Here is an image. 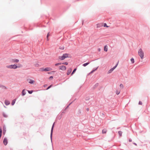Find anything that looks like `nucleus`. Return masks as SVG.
Returning a JSON list of instances; mask_svg holds the SVG:
<instances>
[{
    "label": "nucleus",
    "mask_w": 150,
    "mask_h": 150,
    "mask_svg": "<svg viewBox=\"0 0 150 150\" xmlns=\"http://www.w3.org/2000/svg\"><path fill=\"white\" fill-rule=\"evenodd\" d=\"M0 87H1L2 88H4V89H6V87L4 86L0 85Z\"/></svg>",
    "instance_id": "7c9ffc66"
},
{
    "label": "nucleus",
    "mask_w": 150,
    "mask_h": 150,
    "mask_svg": "<svg viewBox=\"0 0 150 150\" xmlns=\"http://www.w3.org/2000/svg\"><path fill=\"white\" fill-rule=\"evenodd\" d=\"M69 54L68 53H65L63 54L62 56H60L59 57V59L61 60L64 59L65 58L69 57Z\"/></svg>",
    "instance_id": "f03ea898"
},
{
    "label": "nucleus",
    "mask_w": 150,
    "mask_h": 150,
    "mask_svg": "<svg viewBox=\"0 0 150 150\" xmlns=\"http://www.w3.org/2000/svg\"><path fill=\"white\" fill-rule=\"evenodd\" d=\"M54 122L53 123V125H52V128L51 129V130L50 138H51V141L52 142V136L53 130V128H54Z\"/></svg>",
    "instance_id": "423d86ee"
},
{
    "label": "nucleus",
    "mask_w": 150,
    "mask_h": 150,
    "mask_svg": "<svg viewBox=\"0 0 150 150\" xmlns=\"http://www.w3.org/2000/svg\"><path fill=\"white\" fill-rule=\"evenodd\" d=\"M86 110L87 111H88L89 110V109L88 108H86Z\"/></svg>",
    "instance_id": "49530a36"
},
{
    "label": "nucleus",
    "mask_w": 150,
    "mask_h": 150,
    "mask_svg": "<svg viewBox=\"0 0 150 150\" xmlns=\"http://www.w3.org/2000/svg\"><path fill=\"white\" fill-rule=\"evenodd\" d=\"M72 103V102H71V103H70L66 107V108L65 109V110L67 109V108H68L69 106Z\"/></svg>",
    "instance_id": "c756f323"
},
{
    "label": "nucleus",
    "mask_w": 150,
    "mask_h": 150,
    "mask_svg": "<svg viewBox=\"0 0 150 150\" xmlns=\"http://www.w3.org/2000/svg\"><path fill=\"white\" fill-rule=\"evenodd\" d=\"M71 71L72 69L71 68H70L68 70L67 73V75H69L71 72Z\"/></svg>",
    "instance_id": "1a4fd4ad"
},
{
    "label": "nucleus",
    "mask_w": 150,
    "mask_h": 150,
    "mask_svg": "<svg viewBox=\"0 0 150 150\" xmlns=\"http://www.w3.org/2000/svg\"><path fill=\"white\" fill-rule=\"evenodd\" d=\"M98 86V83H96L93 87V89H95Z\"/></svg>",
    "instance_id": "dca6fc26"
},
{
    "label": "nucleus",
    "mask_w": 150,
    "mask_h": 150,
    "mask_svg": "<svg viewBox=\"0 0 150 150\" xmlns=\"http://www.w3.org/2000/svg\"><path fill=\"white\" fill-rule=\"evenodd\" d=\"M79 113H81V112L80 110H79Z\"/></svg>",
    "instance_id": "de8ad7c7"
},
{
    "label": "nucleus",
    "mask_w": 150,
    "mask_h": 150,
    "mask_svg": "<svg viewBox=\"0 0 150 150\" xmlns=\"http://www.w3.org/2000/svg\"><path fill=\"white\" fill-rule=\"evenodd\" d=\"M116 93L117 95H118V94H119V93H120V92L118 91H116Z\"/></svg>",
    "instance_id": "f704fd0d"
},
{
    "label": "nucleus",
    "mask_w": 150,
    "mask_h": 150,
    "mask_svg": "<svg viewBox=\"0 0 150 150\" xmlns=\"http://www.w3.org/2000/svg\"><path fill=\"white\" fill-rule=\"evenodd\" d=\"M2 134V130L1 128H0V139L1 138V137Z\"/></svg>",
    "instance_id": "4be33fe9"
},
{
    "label": "nucleus",
    "mask_w": 150,
    "mask_h": 150,
    "mask_svg": "<svg viewBox=\"0 0 150 150\" xmlns=\"http://www.w3.org/2000/svg\"><path fill=\"white\" fill-rule=\"evenodd\" d=\"M103 26L104 27H106L107 28H108L109 27L107 25V24L105 23H104Z\"/></svg>",
    "instance_id": "cd10ccee"
},
{
    "label": "nucleus",
    "mask_w": 150,
    "mask_h": 150,
    "mask_svg": "<svg viewBox=\"0 0 150 150\" xmlns=\"http://www.w3.org/2000/svg\"><path fill=\"white\" fill-rule=\"evenodd\" d=\"M53 78V76H50V78H49V79H52Z\"/></svg>",
    "instance_id": "ea45409f"
},
{
    "label": "nucleus",
    "mask_w": 150,
    "mask_h": 150,
    "mask_svg": "<svg viewBox=\"0 0 150 150\" xmlns=\"http://www.w3.org/2000/svg\"><path fill=\"white\" fill-rule=\"evenodd\" d=\"M129 142H131L132 141V139L131 138L129 139Z\"/></svg>",
    "instance_id": "a19ab883"
},
{
    "label": "nucleus",
    "mask_w": 150,
    "mask_h": 150,
    "mask_svg": "<svg viewBox=\"0 0 150 150\" xmlns=\"http://www.w3.org/2000/svg\"><path fill=\"white\" fill-rule=\"evenodd\" d=\"M16 100V99H15L13 100V101L11 103V104L12 105H13L15 104Z\"/></svg>",
    "instance_id": "2eb2a0df"
},
{
    "label": "nucleus",
    "mask_w": 150,
    "mask_h": 150,
    "mask_svg": "<svg viewBox=\"0 0 150 150\" xmlns=\"http://www.w3.org/2000/svg\"><path fill=\"white\" fill-rule=\"evenodd\" d=\"M25 89H23L21 92V95L22 96H24L26 94V92L25 91Z\"/></svg>",
    "instance_id": "9d476101"
},
{
    "label": "nucleus",
    "mask_w": 150,
    "mask_h": 150,
    "mask_svg": "<svg viewBox=\"0 0 150 150\" xmlns=\"http://www.w3.org/2000/svg\"><path fill=\"white\" fill-rule=\"evenodd\" d=\"M27 91H28V93L30 94H31L33 92V90H28Z\"/></svg>",
    "instance_id": "5701e85b"
},
{
    "label": "nucleus",
    "mask_w": 150,
    "mask_h": 150,
    "mask_svg": "<svg viewBox=\"0 0 150 150\" xmlns=\"http://www.w3.org/2000/svg\"><path fill=\"white\" fill-rule=\"evenodd\" d=\"M39 65L38 63H36L35 64V66L36 67H39Z\"/></svg>",
    "instance_id": "2f4dec72"
},
{
    "label": "nucleus",
    "mask_w": 150,
    "mask_h": 150,
    "mask_svg": "<svg viewBox=\"0 0 150 150\" xmlns=\"http://www.w3.org/2000/svg\"><path fill=\"white\" fill-rule=\"evenodd\" d=\"M5 104L6 105H8L10 104V102L8 100H6L5 101Z\"/></svg>",
    "instance_id": "9b49d317"
},
{
    "label": "nucleus",
    "mask_w": 150,
    "mask_h": 150,
    "mask_svg": "<svg viewBox=\"0 0 150 150\" xmlns=\"http://www.w3.org/2000/svg\"><path fill=\"white\" fill-rule=\"evenodd\" d=\"M55 71H52L51 72H49L48 73L49 74H52V73L55 72Z\"/></svg>",
    "instance_id": "72a5a7b5"
},
{
    "label": "nucleus",
    "mask_w": 150,
    "mask_h": 150,
    "mask_svg": "<svg viewBox=\"0 0 150 150\" xmlns=\"http://www.w3.org/2000/svg\"><path fill=\"white\" fill-rule=\"evenodd\" d=\"M52 85H50L46 89V90H47L49 89H50V88H51L52 87Z\"/></svg>",
    "instance_id": "c85d7f7f"
},
{
    "label": "nucleus",
    "mask_w": 150,
    "mask_h": 150,
    "mask_svg": "<svg viewBox=\"0 0 150 150\" xmlns=\"http://www.w3.org/2000/svg\"><path fill=\"white\" fill-rule=\"evenodd\" d=\"M47 86V84H45V85H44L43 86L44 87H46Z\"/></svg>",
    "instance_id": "37998d69"
},
{
    "label": "nucleus",
    "mask_w": 150,
    "mask_h": 150,
    "mask_svg": "<svg viewBox=\"0 0 150 150\" xmlns=\"http://www.w3.org/2000/svg\"><path fill=\"white\" fill-rule=\"evenodd\" d=\"M59 49L61 50H64V46L60 47H59Z\"/></svg>",
    "instance_id": "c9c22d12"
},
{
    "label": "nucleus",
    "mask_w": 150,
    "mask_h": 150,
    "mask_svg": "<svg viewBox=\"0 0 150 150\" xmlns=\"http://www.w3.org/2000/svg\"><path fill=\"white\" fill-rule=\"evenodd\" d=\"M66 69V67L65 66L62 65L59 67V69L62 71H65Z\"/></svg>",
    "instance_id": "0eeeda50"
},
{
    "label": "nucleus",
    "mask_w": 150,
    "mask_h": 150,
    "mask_svg": "<svg viewBox=\"0 0 150 150\" xmlns=\"http://www.w3.org/2000/svg\"><path fill=\"white\" fill-rule=\"evenodd\" d=\"M62 63H56L55 64V65L56 66H57L59 65H60L62 64Z\"/></svg>",
    "instance_id": "393cba45"
},
{
    "label": "nucleus",
    "mask_w": 150,
    "mask_h": 150,
    "mask_svg": "<svg viewBox=\"0 0 150 150\" xmlns=\"http://www.w3.org/2000/svg\"><path fill=\"white\" fill-rule=\"evenodd\" d=\"M133 144L135 145L136 146H137V144L135 143H133Z\"/></svg>",
    "instance_id": "a18cd8bd"
},
{
    "label": "nucleus",
    "mask_w": 150,
    "mask_h": 150,
    "mask_svg": "<svg viewBox=\"0 0 150 150\" xmlns=\"http://www.w3.org/2000/svg\"><path fill=\"white\" fill-rule=\"evenodd\" d=\"M62 64L64 65H67L68 64V63L67 62H64L62 63Z\"/></svg>",
    "instance_id": "a878e982"
},
{
    "label": "nucleus",
    "mask_w": 150,
    "mask_h": 150,
    "mask_svg": "<svg viewBox=\"0 0 150 150\" xmlns=\"http://www.w3.org/2000/svg\"><path fill=\"white\" fill-rule=\"evenodd\" d=\"M6 133V130H3V134H5Z\"/></svg>",
    "instance_id": "58836bf2"
},
{
    "label": "nucleus",
    "mask_w": 150,
    "mask_h": 150,
    "mask_svg": "<svg viewBox=\"0 0 150 150\" xmlns=\"http://www.w3.org/2000/svg\"><path fill=\"white\" fill-rule=\"evenodd\" d=\"M62 113H65V112H62Z\"/></svg>",
    "instance_id": "3c124183"
},
{
    "label": "nucleus",
    "mask_w": 150,
    "mask_h": 150,
    "mask_svg": "<svg viewBox=\"0 0 150 150\" xmlns=\"http://www.w3.org/2000/svg\"><path fill=\"white\" fill-rule=\"evenodd\" d=\"M98 67H97L96 68H94L93 70L94 71H96V70H97V69H98Z\"/></svg>",
    "instance_id": "473e14b6"
},
{
    "label": "nucleus",
    "mask_w": 150,
    "mask_h": 150,
    "mask_svg": "<svg viewBox=\"0 0 150 150\" xmlns=\"http://www.w3.org/2000/svg\"><path fill=\"white\" fill-rule=\"evenodd\" d=\"M83 20L82 21V25L83 24Z\"/></svg>",
    "instance_id": "8fccbe9b"
},
{
    "label": "nucleus",
    "mask_w": 150,
    "mask_h": 150,
    "mask_svg": "<svg viewBox=\"0 0 150 150\" xmlns=\"http://www.w3.org/2000/svg\"><path fill=\"white\" fill-rule=\"evenodd\" d=\"M19 66L20 67H21V66H22V65L21 64H19Z\"/></svg>",
    "instance_id": "09e8293b"
},
{
    "label": "nucleus",
    "mask_w": 150,
    "mask_h": 150,
    "mask_svg": "<svg viewBox=\"0 0 150 150\" xmlns=\"http://www.w3.org/2000/svg\"><path fill=\"white\" fill-rule=\"evenodd\" d=\"M98 50L99 52H100L101 50V49L100 48H98Z\"/></svg>",
    "instance_id": "79ce46f5"
},
{
    "label": "nucleus",
    "mask_w": 150,
    "mask_h": 150,
    "mask_svg": "<svg viewBox=\"0 0 150 150\" xmlns=\"http://www.w3.org/2000/svg\"><path fill=\"white\" fill-rule=\"evenodd\" d=\"M3 143L5 145H6L8 144V141L6 137L3 140Z\"/></svg>",
    "instance_id": "6e6552de"
},
{
    "label": "nucleus",
    "mask_w": 150,
    "mask_h": 150,
    "mask_svg": "<svg viewBox=\"0 0 150 150\" xmlns=\"http://www.w3.org/2000/svg\"><path fill=\"white\" fill-rule=\"evenodd\" d=\"M3 116L5 117H8L7 115L4 112L3 113Z\"/></svg>",
    "instance_id": "412c9836"
},
{
    "label": "nucleus",
    "mask_w": 150,
    "mask_h": 150,
    "mask_svg": "<svg viewBox=\"0 0 150 150\" xmlns=\"http://www.w3.org/2000/svg\"><path fill=\"white\" fill-rule=\"evenodd\" d=\"M107 131V130L106 129H103L102 132L103 134L105 133Z\"/></svg>",
    "instance_id": "a211bd4d"
},
{
    "label": "nucleus",
    "mask_w": 150,
    "mask_h": 150,
    "mask_svg": "<svg viewBox=\"0 0 150 150\" xmlns=\"http://www.w3.org/2000/svg\"><path fill=\"white\" fill-rule=\"evenodd\" d=\"M94 71L92 70L90 72V73H93Z\"/></svg>",
    "instance_id": "c03bdc74"
},
{
    "label": "nucleus",
    "mask_w": 150,
    "mask_h": 150,
    "mask_svg": "<svg viewBox=\"0 0 150 150\" xmlns=\"http://www.w3.org/2000/svg\"><path fill=\"white\" fill-rule=\"evenodd\" d=\"M35 82V81L34 80H33L31 79L29 81V83L30 84H33Z\"/></svg>",
    "instance_id": "4468645a"
},
{
    "label": "nucleus",
    "mask_w": 150,
    "mask_h": 150,
    "mask_svg": "<svg viewBox=\"0 0 150 150\" xmlns=\"http://www.w3.org/2000/svg\"><path fill=\"white\" fill-rule=\"evenodd\" d=\"M120 86L121 88H123V85L121 83L120 84Z\"/></svg>",
    "instance_id": "e433bc0d"
},
{
    "label": "nucleus",
    "mask_w": 150,
    "mask_h": 150,
    "mask_svg": "<svg viewBox=\"0 0 150 150\" xmlns=\"http://www.w3.org/2000/svg\"><path fill=\"white\" fill-rule=\"evenodd\" d=\"M130 60H131V62L133 64L134 63V59L132 57L131 59Z\"/></svg>",
    "instance_id": "aec40b11"
},
{
    "label": "nucleus",
    "mask_w": 150,
    "mask_h": 150,
    "mask_svg": "<svg viewBox=\"0 0 150 150\" xmlns=\"http://www.w3.org/2000/svg\"><path fill=\"white\" fill-rule=\"evenodd\" d=\"M104 51L105 52H107L108 51V46L107 45H105L104 46Z\"/></svg>",
    "instance_id": "ddd939ff"
},
{
    "label": "nucleus",
    "mask_w": 150,
    "mask_h": 150,
    "mask_svg": "<svg viewBox=\"0 0 150 150\" xmlns=\"http://www.w3.org/2000/svg\"><path fill=\"white\" fill-rule=\"evenodd\" d=\"M12 61L13 62L18 63L19 62V60L17 59H12Z\"/></svg>",
    "instance_id": "f8f14e48"
},
{
    "label": "nucleus",
    "mask_w": 150,
    "mask_h": 150,
    "mask_svg": "<svg viewBox=\"0 0 150 150\" xmlns=\"http://www.w3.org/2000/svg\"><path fill=\"white\" fill-rule=\"evenodd\" d=\"M118 62L117 63V64L115 65V66H114L113 68H111L110 70H109L108 72V73L109 74L111 73L112 71L114 70L115 69L116 67H117L118 65Z\"/></svg>",
    "instance_id": "39448f33"
},
{
    "label": "nucleus",
    "mask_w": 150,
    "mask_h": 150,
    "mask_svg": "<svg viewBox=\"0 0 150 150\" xmlns=\"http://www.w3.org/2000/svg\"><path fill=\"white\" fill-rule=\"evenodd\" d=\"M90 63V62H87V63H84L83 64H82V65L83 66V67H86V66H87L88 65V64H89Z\"/></svg>",
    "instance_id": "f3484780"
},
{
    "label": "nucleus",
    "mask_w": 150,
    "mask_h": 150,
    "mask_svg": "<svg viewBox=\"0 0 150 150\" xmlns=\"http://www.w3.org/2000/svg\"><path fill=\"white\" fill-rule=\"evenodd\" d=\"M49 35V33H48L47 34V40L49 41V39L48 38V37Z\"/></svg>",
    "instance_id": "bb28decb"
},
{
    "label": "nucleus",
    "mask_w": 150,
    "mask_h": 150,
    "mask_svg": "<svg viewBox=\"0 0 150 150\" xmlns=\"http://www.w3.org/2000/svg\"><path fill=\"white\" fill-rule=\"evenodd\" d=\"M52 69V68L49 67H47L45 68H43L40 69L41 71H49Z\"/></svg>",
    "instance_id": "20e7f679"
},
{
    "label": "nucleus",
    "mask_w": 150,
    "mask_h": 150,
    "mask_svg": "<svg viewBox=\"0 0 150 150\" xmlns=\"http://www.w3.org/2000/svg\"><path fill=\"white\" fill-rule=\"evenodd\" d=\"M118 134L120 136H121L122 134V132L121 131H119L118 132Z\"/></svg>",
    "instance_id": "b1692460"
},
{
    "label": "nucleus",
    "mask_w": 150,
    "mask_h": 150,
    "mask_svg": "<svg viewBox=\"0 0 150 150\" xmlns=\"http://www.w3.org/2000/svg\"><path fill=\"white\" fill-rule=\"evenodd\" d=\"M138 104L139 105H142V101H139Z\"/></svg>",
    "instance_id": "4c0bfd02"
},
{
    "label": "nucleus",
    "mask_w": 150,
    "mask_h": 150,
    "mask_svg": "<svg viewBox=\"0 0 150 150\" xmlns=\"http://www.w3.org/2000/svg\"><path fill=\"white\" fill-rule=\"evenodd\" d=\"M138 54L140 56L141 59H143L144 57V53L141 48L139 49L138 51Z\"/></svg>",
    "instance_id": "7ed1b4c3"
},
{
    "label": "nucleus",
    "mask_w": 150,
    "mask_h": 150,
    "mask_svg": "<svg viewBox=\"0 0 150 150\" xmlns=\"http://www.w3.org/2000/svg\"><path fill=\"white\" fill-rule=\"evenodd\" d=\"M77 69V68H75L73 70V71H72V73H71V75H73V74H74L75 72V71H76V70Z\"/></svg>",
    "instance_id": "6ab92c4d"
},
{
    "label": "nucleus",
    "mask_w": 150,
    "mask_h": 150,
    "mask_svg": "<svg viewBox=\"0 0 150 150\" xmlns=\"http://www.w3.org/2000/svg\"><path fill=\"white\" fill-rule=\"evenodd\" d=\"M17 65V64H11V65H7L6 66V67L8 68L14 69H16L20 67L18 66Z\"/></svg>",
    "instance_id": "f257e3e1"
}]
</instances>
